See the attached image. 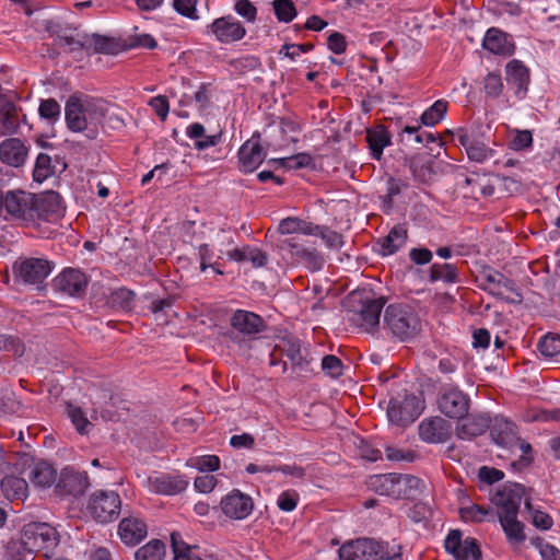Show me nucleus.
<instances>
[{
	"instance_id": "864d4df0",
	"label": "nucleus",
	"mask_w": 560,
	"mask_h": 560,
	"mask_svg": "<svg viewBox=\"0 0 560 560\" xmlns=\"http://www.w3.org/2000/svg\"><path fill=\"white\" fill-rule=\"evenodd\" d=\"M489 513L488 509L478 504H471L460 509V516L465 522H483Z\"/></svg>"
},
{
	"instance_id": "69168bd1",
	"label": "nucleus",
	"mask_w": 560,
	"mask_h": 560,
	"mask_svg": "<svg viewBox=\"0 0 560 560\" xmlns=\"http://www.w3.org/2000/svg\"><path fill=\"white\" fill-rule=\"evenodd\" d=\"M323 370L331 377H339L342 375V362L336 355H326L322 360Z\"/></svg>"
},
{
	"instance_id": "5fc2aeb1",
	"label": "nucleus",
	"mask_w": 560,
	"mask_h": 560,
	"mask_svg": "<svg viewBox=\"0 0 560 560\" xmlns=\"http://www.w3.org/2000/svg\"><path fill=\"white\" fill-rule=\"evenodd\" d=\"M497 430H500V433H499V439H500V443H509V442H512L513 440L516 441V425L506 420V419H501V420H497V423L492 430V432H495Z\"/></svg>"
},
{
	"instance_id": "2f4dec72",
	"label": "nucleus",
	"mask_w": 560,
	"mask_h": 560,
	"mask_svg": "<svg viewBox=\"0 0 560 560\" xmlns=\"http://www.w3.org/2000/svg\"><path fill=\"white\" fill-rule=\"evenodd\" d=\"M276 349L279 350L282 355H285L294 366L302 368L307 364V360L301 349V342L296 338H281Z\"/></svg>"
},
{
	"instance_id": "bb28decb",
	"label": "nucleus",
	"mask_w": 560,
	"mask_h": 560,
	"mask_svg": "<svg viewBox=\"0 0 560 560\" xmlns=\"http://www.w3.org/2000/svg\"><path fill=\"white\" fill-rule=\"evenodd\" d=\"M489 427V419L485 416H466L456 427V435L463 440H469L481 435Z\"/></svg>"
},
{
	"instance_id": "09e8293b",
	"label": "nucleus",
	"mask_w": 560,
	"mask_h": 560,
	"mask_svg": "<svg viewBox=\"0 0 560 560\" xmlns=\"http://www.w3.org/2000/svg\"><path fill=\"white\" fill-rule=\"evenodd\" d=\"M272 8L279 22L290 23L298 14L292 0H273Z\"/></svg>"
},
{
	"instance_id": "774afa93",
	"label": "nucleus",
	"mask_w": 560,
	"mask_h": 560,
	"mask_svg": "<svg viewBox=\"0 0 560 560\" xmlns=\"http://www.w3.org/2000/svg\"><path fill=\"white\" fill-rule=\"evenodd\" d=\"M192 465L201 471H214L220 467V459L215 455H205L197 457Z\"/></svg>"
},
{
	"instance_id": "9b49d317",
	"label": "nucleus",
	"mask_w": 560,
	"mask_h": 560,
	"mask_svg": "<svg viewBox=\"0 0 560 560\" xmlns=\"http://www.w3.org/2000/svg\"><path fill=\"white\" fill-rule=\"evenodd\" d=\"M207 33L221 44H232L245 37L246 28L238 20L229 14L218 18L209 24Z\"/></svg>"
},
{
	"instance_id": "4468645a",
	"label": "nucleus",
	"mask_w": 560,
	"mask_h": 560,
	"mask_svg": "<svg viewBox=\"0 0 560 560\" xmlns=\"http://www.w3.org/2000/svg\"><path fill=\"white\" fill-rule=\"evenodd\" d=\"M445 550L456 560H480L481 551L475 538L462 539V533L451 530L444 541Z\"/></svg>"
},
{
	"instance_id": "f8f14e48",
	"label": "nucleus",
	"mask_w": 560,
	"mask_h": 560,
	"mask_svg": "<svg viewBox=\"0 0 560 560\" xmlns=\"http://www.w3.org/2000/svg\"><path fill=\"white\" fill-rule=\"evenodd\" d=\"M88 284V277L81 270L74 268L63 269L52 280L55 291L72 298H81L85 293Z\"/></svg>"
},
{
	"instance_id": "4be33fe9",
	"label": "nucleus",
	"mask_w": 560,
	"mask_h": 560,
	"mask_svg": "<svg viewBox=\"0 0 560 560\" xmlns=\"http://www.w3.org/2000/svg\"><path fill=\"white\" fill-rule=\"evenodd\" d=\"M266 153L258 138L247 140L238 151L241 168L245 173L255 171L265 160Z\"/></svg>"
},
{
	"instance_id": "1a4fd4ad",
	"label": "nucleus",
	"mask_w": 560,
	"mask_h": 560,
	"mask_svg": "<svg viewBox=\"0 0 560 560\" xmlns=\"http://www.w3.org/2000/svg\"><path fill=\"white\" fill-rule=\"evenodd\" d=\"M121 501L115 491L94 492L88 503L91 516L100 523L112 522L120 512Z\"/></svg>"
},
{
	"instance_id": "052dcab7",
	"label": "nucleus",
	"mask_w": 560,
	"mask_h": 560,
	"mask_svg": "<svg viewBox=\"0 0 560 560\" xmlns=\"http://www.w3.org/2000/svg\"><path fill=\"white\" fill-rule=\"evenodd\" d=\"M485 91L490 97H499L503 91V82L499 73L490 72L485 78Z\"/></svg>"
},
{
	"instance_id": "a211bd4d",
	"label": "nucleus",
	"mask_w": 560,
	"mask_h": 560,
	"mask_svg": "<svg viewBox=\"0 0 560 560\" xmlns=\"http://www.w3.org/2000/svg\"><path fill=\"white\" fill-rule=\"evenodd\" d=\"M458 141L459 144L465 149L470 161L483 163L486 161L492 160L494 163H499L497 151L492 148H489L486 142L481 141L474 133H469L467 131L462 132L458 136Z\"/></svg>"
},
{
	"instance_id": "338daca9",
	"label": "nucleus",
	"mask_w": 560,
	"mask_h": 560,
	"mask_svg": "<svg viewBox=\"0 0 560 560\" xmlns=\"http://www.w3.org/2000/svg\"><path fill=\"white\" fill-rule=\"evenodd\" d=\"M532 143L533 135L529 130H517L510 142V147L511 149L518 151L529 148Z\"/></svg>"
},
{
	"instance_id": "9d476101",
	"label": "nucleus",
	"mask_w": 560,
	"mask_h": 560,
	"mask_svg": "<svg viewBox=\"0 0 560 560\" xmlns=\"http://www.w3.org/2000/svg\"><path fill=\"white\" fill-rule=\"evenodd\" d=\"M52 265L43 258L20 259L13 265L16 279L27 284L42 283L51 272Z\"/></svg>"
},
{
	"instance_id": "cd10ccee",
	"label": "nucleus",
	"mask_w": 560,
	"mask_h": 560,
	"mask_svg": "<svg viewBox=\"0 0 560 560\" xmlns=\"http://www.w3.org/2000/svg\"><path fill=\"white\" fill-rule=\"evenodd\" d=\"M482 46L497 55H512L514 51V45L508 40L506 34L494 27L487 31Z\"/></svg>"
},
{
	"instance_id": "2eb2a0df",
	"label": "nucleus",
	"mask_w": 560,
	"mask_h": 560,
	"mask_svg": "<svg viewBox=\"0 0 560 560\" xmlns=\"http://www.w3.org/2000/svg\"><path fill=\"white\" fill-rule=\"evenodd\" d=\"M476 280L482 290L495 296H503L508 292L516 293L514 281L491 267H483Z\"/></svg>"
},
{
	"instance_id": "37998d69",
	"label": "nucleus",
	"mask_w": 560,
	"mask_h": 560,
	"mask_svg": "<svg viewBox=\"0 0 560 560\" xmlns=\"http://www.w3.org/2000/svg\"><path fill=\"white\" fill-rule=\"evenodd\" d=\"M407 240V230L402 226H394L382 242L384 255H392L398 250Z\"/></svg>"
},
{
	"instance_id": "de8ad7c7",
	"label": "nucleus",
	"mask_w": 560,
	"mask_h": 560,
	"mask_svg": "<svg viewBox=\"0 0 560 560\" xmlns=\"http://www.w3.org/2000/svg\"><path fill=\"white\" fill-rule=\"evenodd\" d=\"M54 174L51 158L46 153H39L33 171V178L37 183H43Z\"/></svg>"
},
{
	"instance_id": "e433bc0d",
	"label": "nucleus",
	"mask_w": 560,
	"mask_h": 560,
	"mask_svg": "<svg viewBox=\"0 0 560 560\" xmlns=\"http://www.w3.org/2000/svg\"><path fill=\"white\" fill-rule=\"evenodd\" d=\"M368 486L371 490L381 495L393 497L396 499L395 474L372 476L369 479Z\"/></svg>"
},
{
	"instance_id": "4c0bfd02",
	"label": "nucleus",
	"mask_w": 560,
	"mask_h": 560,
	"mask_svg": "<svg viewBox=\"0 0 560 560\" xmlns=\"http://www.w3.org/2000/svg\"><path fill=\"white\" fill-rule=\"evenodd\" d=\"M406 164L409 166L416 180L428 183L432 178L431 161L427 158L415 155L406 159Z\"/></svg>"
},
{
	"instance_id": "39448f33",
	"label": "nucleus",
	"mask_w": 560,
	"mask_h": 560,
	"mask_svg": "<svg viewBox=\"0 0 560 560\" xmlns=\"http://www.w3.org/2000/svg\"><path fill=\"white\" fill-rule=\"evenodd\" d=\"M14 472L26 476L35 486L47 488L57 480V471L47 462H35L30 455H22L14 464Z\"/></svg>"
},
{
	"instance_id": "f257e3e1",
	"label": "nucleus",
	"mask_w": 560,
	"mask_h": 560,
	"mask_svg": "<svg viewBox=\"0 0 560 560\" xmlns=\"http://www.w3.org/2000/svg\"><path fill=\"white\" fill-rule=\"evenodd\" d=\"M108 113V104L103 98L70 96L66 103V122L73 132H84L96 139Z\"/></svg>"
},
{
	"instance_id": "c85d7f7f",
	"label": "nucleus",
	"mask_w": 560,
	"mask_h": 560,
	"mask_svg": "<svg viewBox=\"0 0 560 560\" xmlns=\"http://www.w3.org/2000/svg\"><path fill=\"white\" fill-rule=\"evenodd\" d=\"M498 517L506 539L512 546L517 547L525 541L524 525L517 520V514L498 515Z\"/></svg>"
},
{
	"instance_id": "20e7f679",
	"label": "nucleus",
	"mask_w": 560,
	"mask_h": 560,
	"mask_svg": "<svg viewBox=\"0 0 560 560\" xmlns=\"http://www.w3.org/2000/svg\"><path fill=\"white\" fill-rule=\"evenodd\" d=\"M22 534L27 548L33 549L35 553H42L47 559L52 556L59 545L58 532L47 523L33 522L26 524Z\"/></svg>"
},
{
	"instance_id": "412c9836",
	"label": "nucleus",
	"mask_w": 560,
	"mask_h": 560,
	"mask_svg": "<svg viewBox=\"0 0 560 560\" xmlns=\"http://www.w3.org/2000/svg\"><path fill=\"white\" fill-rule=\"evenodd\" d=\"M118 534L122 542L133 546L147 537L148 526L140 517L130 515L120 521Z\"/></svg>"
},
{
	"instance_id": "8fccbe9b",
	"label": "nucleus",
	"mask_w": 560,
	"mask_h": 560,
	"mask_svg": "<svg viewBox=\"0 0 560 560\" xmlns=\"http://www.w3.org/2000/svg\"><path fill=\"white\" fill-rule=\"evenodd\" d=\"M67 411L77 431L81 434L88 433L92 423L88 420L82 409L73 405H68Z\"/></svg>"
},
{
	"instance_id": "a18cd8bd",
	"label": "nucleus",
	"mask_w": 560,
	"mask_h": 560,
	"mask_svg": "<svg viewBox=\"0 0 560 560\" xmlns=\"http://www.w3.org/2000/svg\"><path fill=\"white\" fill-rule=\"evenodd\" d=\"M85 50L101 54H113L115 43L101 35L85 36Z\"/></svg>"
},
{
	"instance_id": "7c9ffc66",
	"label": "nucleus",
	"mask_w": 560,
	"mask_h": 560,
	"mask_svg": "<svg viewBox=\"0 0 560 560\" xmlns=\"http://www.w3.org/2000/svg\"><path fill=\"white\" fill-rule=\"evenodd\" d=\"M25 477L9 475L1 480V490L9 500H24L27 497L28 485Z\"/></svg>"
},
{
	"instance_id": "423d86ee",
	"label": "nucleus",
	"mask_w": 560,
	"mask_h": 560,
	"mask_svg": "<svg viewBox=\"0 0 560 560\" xmlns=\"http://www.w3.org/2000/svg\"><path fill=\"white\" fill-rule=\"evenodd\" d=\"M4 209L16 221L28 224L37 220L36 197L23 190H12L5 194Z\"/></svg>"
},
{
	"instance_id": "ea45409f",
	"label": "nucleus",
	"mask_w": 560,
	"mask_h": 560,
	"mask_svg": "<svg viewBox=\"0 0 560 560\" xmlns=\"http://www.w3.org/2000/svg\"><path fill=\"white\" fill-rule=\"evenodd\" d=\"M171 544L174 560H202L198 555H196V546L187 545L178 533H173L171 535Z\"/></svg>"
},
{
	"instance_id": "4d7b16f0",
	"label": "nucleus",
	"mask_w": 560,
	"mask_h": 560,
	"mask_svg": "<svg viewBox=\"0 0 560 560\" xmlns=\"http://www.w3.org/2000/svg\"><path fill=\"white\" fill-rule=\"evenodd\" d=\"M0 349L12 352L14 355L22 357L25 351V346L20 338L15 336L0 335Z\"/></svg>"
},
{
	"instance_id": "680f3d73",
	"label": "nucleus",
	"mask_w": 560,
	"mask_h": 560,
	"mask_svg": "<svg viewBox=\"0 0 560 560\" xmlns=\"http://www.w3.org/2000/svg\"><path fill=\"white\" fill-rule=\"evenodd\" d=\"M524 504L526 510H528L532 513L533 516V524L541 529H549L552 526V518L541 511L535 510L533 511V506L530 503L529 498H525Z\"/></svg>"
},
{
	"instance_id": "6e6552de",
	"label": "nucleus",
	"mask_w": 560,
	"mask_h": 560,
	"mask_svg": "<svg viewBox=\"0 0 560 560\" xmlns=\"http://www.w3.org/2000/svg\"><path fill=\"white\" fill-rule=\"evenodd\" d=\"M360 308L353 311L350 322L365 332L373 334L380 328V317L386 303L385 298H364L360 301Z\"/></svg>"
},
{
	"instance_id": "ddd939ff",
	"label": "nucleus",
	"mask_w": 560,
	"mask_h": 560,
	"mask_svg": "<svg viewBox=\"0 0 560 560\" xmlns=\"http://www.w3.org/2000/svg\"><path fill=\"white\" fill-rule=\"evenodd\" d=\"M525 492V487L521 483L502 486L492 498L493 504L499 509L498 515L518 514Z\"/></svg>"
},
{
	"instance_id": "0eeeda50",
	"label": "nucleus",
	"mask_w": 560,
	"mask_h": 560,
	"mask_svg": "<svg viewBox=\"0 0 560 560\" xmlns=\"http://www.w3.org/2000/svg\"><path fill=\"white\" fill-rule=\"evenodd\" d=\"M436 404L445 417L462 420L468 415L470 398L457 387L444 386L440 389Z\"/></svg>"
},
{
	"instance_id": "dca6fc26",
	"label": "nucleus",
	"mask_w": 560,
	"mask_h": 560,
	"mask_svg": "<svg viewBox=\"0 0 560 560\" xmlns=\"http://www.w3.org/2000/svg\"><path fill=\"white\" fill-rule=\"evenodd\" d=\"M281 247L288 249L293 258L305 265L310 270L316 271L324 266L323 255L314 246H307L300 242L298 237L283 241Z\"/></svg>"
},
{
	"instance_id": "6ab92c4d",
	"label": "nucleus",
	"mask_w": 560,
	"mask_h": 560,
	"mask_svg": "<svg viewBox=\"0 0 560 560\" xmlns=\"http://www.w3.org/2000/svg\"><path fill=\"white\" fill-rule=\"evenodd\" d=\"M89 476L85 471H75L71 468L62 469L56 483L59 495H80L89 487Z\"/></svg>"
},
{
	"instance_id": "f3484780",
	"label": "nucleus",
	"mask_w": 560,
	"mask_h": 560,
	"mask_svg": "<svg viewBox=\"0 0 560 560\" xmlns=\"http://www.w3.org/2000/svg\"><path fill=\"white\" fill-rule=\"evenodd\" d=\"M221 510L223 514L231 520H244L253 511V499L237 489L232 490L222 498Z\"/></svg>"
},
{
	"instance_id": "49530a36",
	"label": "nucleus",
	"mask_w": 560,
	"mask_h": 560,
	"mask_svg": "<svg viewBox=\"0 0 560 560\" xmlns=\"http://www.w3.org/2000/svg\"><path fill=\"white\" fill-rule=\"evenodd\" d=\"M446 112L447 102L439 100L421 115V121L425 126H434L444 118Z\"/></svg>"
},
{
	"instance_id": "603ef678",
	"label": "nucleus",
	"mask_w": 560,
	"mask_h": 560,
	"mask_svg": "<svg viewBox=\"0 0 560 560\" xmlns=\"http://www.w3.org/2000/svg\"><path fill=\"white\" fill-rule=\"evenodd\" d=\"M282 167L290 170H299L307 167L313 163V158L307 153H298L289 158L276 160Z\"/></svg>"
},
{
	"instance_id": "79ce46f5",
	"label": "nucleus",
	"mask_w": 560,
	"mask_h": 560,
	"mask_svg": "<svg viewBox=\"0 0 560 560\" xmlns=\"http://www.w3.org/2000/svg\"><path fill=\"white\" fill-rule=\"evenodd\" d=\"M430 280L432 282L456 283L458 281V270L452 264H433L430 268Z\"/></svg>"
},
{
	"instance_id": "6e6d98bb",
	"label": "nucleus",
	"mask_w": 560,
	"mask_h": 560,
	"mask_svg": "<svg viewBox=\"0 0 560 560\" xmlns=\"http://www.w3.org/2000/svg\"><path fill=\"white\" fill-rule=\"evenodd\" d=\"M325 242L326 246L331 249H339L343 245V237L340 233L330 230L327 226L318 225L317 234Z\"/></svg>"
},
{
	"instance_id": "f03ea898",
	"label": "nucleus",
	"mask_w": 560,
	"mask_h": 560,
	"mask_svg": "<svg viewBox=\"0 0 560 560\" xmlns=\"http://www.w3.org/2000/svg\"><path fill=\"white\" fill-rule=\"evenodd\" d=\"M340 560H402L401 546L372 538H359L343 544L338 550Z\"/></svg>"
},
{
	"instance_id": "c756f323",
	"label": "nucleus",
	"mask_w": 560,
	"mask_h": 560,
	"mask_svg": "<svg viewBox=\"0 0 560 560\" xmlns=\"http://www.w3.org/2000/svg\"><path fill=\"white\" fill-rule=\"evenodd\" d=\"M19 117L15 105L8 98H0V135H13L19 129Z\"/></svg>"
},
{
	"instance_id": "b1692460",
	"label": "nucleus",
	"mask_w": 560,
	"mask_h": 560,
	"mask_svg": "<svg viewBox=\"0 0 560 560\" xmlns=\"http://www.w3.org/2000/svg\"><path fill=\"white\" fill-rule=\"evenodd\" d=\"M27 156V149L18 138H9L0 144V160L13 167L24 164Z\"/></svg>"
},
{
	"instance_id": "13d9d810",
	"label": "nucleus",
	"mask_w": 560,
	"mask_h": 560,
	"mask_svg": "<svg viewBox=\"0 0 560 560\" xmlns=\"http://www.w3.org/2000/svg\"><path fill=\"white\" fill-rule=\"evenodd\" d=\"M466 185L470 187L469 194L477 198L478 196H491L494 191V187L488 183H481L478 176L467 177Z\"/></svg>"
},
{
	"instance_id": "393cba45",
	"label": "nucleus",
	"mask_w": 560,
	"mask_h": 560,
	"mask_svg": "<svg viewBox=\"0 0 560 560\" xmlns=\"http://www.w3.org/2000/svg\"><path fill=\"white\" fill-rule=\"evenodd\" d=\"M231 326L246 335L258 334L265 329L262 318L248 311L237 310L230 319Z\"/></svg>"
},
{
	"instance_id": "3c124183",
	"label": "nucleus",
	"mask_w": 560,
	"mask_h": 560,
	"mask_svg": "<svg viewBox=\"0 0 560 560\" xmlns=\"http://www.w3.org/2000/svg\"><path fill=\"white\" fill-rule=\"evenodd\" d=\"M538 349L545 358L560 354V336L547 335L538 343Z\"/></svg>"
},
{
	"instance_id": "aec40b11",
	"label": "nucleus",
	"mask_w": 560,
	"mask_h": 560,
	"mask_svg": "<svg viewBox=\"0 0 560 560\" xmlns=\"http://www.w3.org/2000/svg\"><path fill=\"white\" fill-rule=\"evenodd\" d=\"M148 488L150 491L173 495L184 491L188 482L180 476H172L167 474H160L148 478Z\"/></svg>"
},
{
	"instance_id": "a878e982",
	"label": "nucleus",
	"mask_w": 560,
	"mask_h": 560,
	"mask_svg": "<svg viewBox=\"0 0 560 560\" xmlns=\"http://www.w3.org/2000/svg\"><path fill=\"white\" fill-rule=\"evenodd\" d=\"M366 141L373 159L380 161L383 150L392 143V135L383 125L366 130Z\"/></svg>"
},
{
	"instance_id": "f704fd0d",
	"label": "nucleus",
	"mask_w": 560,
	"mask_h": 560,
	"mask_svg": "<svg viewBox=\"0 0 560 560\" xmlns=\"http://www.w3.org/2000/svg\"><path fill=\"white\" fill-rule=\"evenodd\" d=\"M33 553V549L25 545L22 533L20 539H11L0 549L2 560H28Z\"/></svg>"
},
{
	"instance_id": "c03bdc74",
	"label": "nucleus",
	"mask_w": 560,
	"mask_h": 560,
	"mask_svg": "<svg viewBox=\"0 0 560 560\" xmlns=\"http://www.w3.org/2000/svg\"><path fill=\"white\" fill-rule=\"evenodd\" d=\"M387 417L392 423L406 424L415 421V416L407 411V407L397 399H390L387 407Z\"/></svg>"
},
{
	"instance_id": "0e129e2a",
	"label": "nucleus",
	"mask_w": 560,
	"mask_h": 560,
	"mask_svg": "<svg viewBox=\"0 0 560 560\" xmlns=\"http://www.w3.org/2000/svg\"><path fill=\"white\" fill-rule=\"evenodd\" d=\"M198 0H173V8L176 12H178L180 15L197 20V10L196 4Z\"/></svg>"
},
{
	"instance_id": "7ed1b4c3",
	"label": "nucleus",
	"mask_w": 560,
	"mask_h": 560,
	"mask_svg": "<svg viewBox=\"0 0 560 560\" xmlns=\"http://www.w3.org/2000/svg\"><path fill=\"white\" fill-rule=\"evenodd\" d=\"M383 328L393 338L406 341L415 338L421 330L418 315L408 306L390 304L385 308Z\"/></svg>"
},
{
	"instance_id": "72a5a7b5",
	"label": "nucleus",
	"mask_w": 560,
	"mask_h": 560,
	"mask_svg": "<svg viewBox=\"0 0 560 560\" xmlns=\"http://www.w3.org/2000/svg\"><path fill=\"white\" fill-rule=\"evenodd\" d=\"M278 231L281 234H317L318 225L299 218H285L279 223Z\"/></svg>"
},
{
	"instance_id": "a19ab883",
	"label": "nucleus",
	"mask_w": 560,
	"mask_h": 560,
	"mask_svg": "<svg viewBox=\"0 0 560 560\" xmlns=\"http://www.w3.org/2000/svg\"><path fill=\"white\" fill-rule=\"evenodd\" d=\"M165 545L159 539H152L135 552V560H163Z\"/></svg>"
},
{
	"instance_id": "c9c22d12",
	"label": "nucleus",
	"mask_w": 560,
	"mask_h": 560,
	"mask_svg": "<svg viewBox=\"0 0 560 560\" xmlns=\"http://www.w3.org/2000/svg\"><path fill=\"white\" fill-rule=\"evenodd\" d=\"M396 499L412 498L423 486L420 478L412 475L395 474Z\"/></svg>"
},
{
	"instance_id": "58836bf2",
	"label": "nucleus",
	"mask_w": 560,
	"mask_h": 560,
	"mask_svg": "<svg viewBox=\"0 0 560 560\" xmlns=\"http://www.w3.org/2000/svg\"><path fill=\"white\" fill-rule=\"evenodd\" d=\"M60 208V197L56 192L51 191L39 198L36 197L37 220L48 219L51 214L58 213Z\"/></svg>"
},
{
	"instance_id": "bf43d9fd",
	"label": "nucleus",
	"mask_w": 560,
	"mask_h": 560,
	"mask_svg": "<svg viewBox=\"0 0 560 560\" xmlns=\"http://www.w3.org/2000/svg\"><path fill=\"white\" fill-rule=\"evenodd\" d=\"M38 112L42 118L52 121L59 118L61 108L56 100L48 98L40 102Z\"/></svg>"
},
{
	"instance_id": "e2e57ef3",
	"label": "nucleus",
	"mask_w": 560,
	"mask_h": 560,
	"mask_svg": "<svg viewBox=\"0 0 560 560\" xmlns=\"http://www.w3.org/2000/svg\"><path fill=\"white\" fill-rule=\"evenodd\" d=\"M234 11L248 23H254L257 19V8L249 0H237Z\"/></svg>"
},
{
	"instance_id": "473e14b6",
	"label": "nucleus",
	"mask_w": 560,
	"mask_h": 560,
	"mask_svg": "<svg viewBox=\"0 0 560 560\" xmlns=\"http://www.w3.org/2000/svg\"><path fill=\"white\" fill-rule=\"evenodd\" d=\"M506 80L509 83L516 85V93L520 94L527 90L529 82L528 69L518 60H511L506 65Z\"/></svg>"
},
{
	"instance_id": "5701e85b",
	"label": "nucleus",
	"mask_w": 560,
	"mask_h": 560,
	"mask_svg": "<svg viewBox=\"0 0 560 560\" xmlns=\"http://www.w3.org/2000/svg\"><path fill=\"white\" fill-rule=\"evenodd\" d=\"M419 435L429 443H443L450 436L447 422L441 417L423 420L419 425Z\"/></svg>"
}]
</instances>
